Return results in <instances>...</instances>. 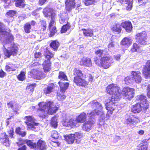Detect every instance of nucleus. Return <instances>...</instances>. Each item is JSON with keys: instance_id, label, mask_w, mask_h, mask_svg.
Returning a JSON list of instances; mask_svg holds the SVG:
<instances>
[{"instance_id": "nucleus-1", "label": "nucleus", "mask_w": 150, "mask_h": 150, "mask_svg": "<svg viewBox=\"0 0 150 150\" xmlns=\"http://www.w3.org/2000/svg\"><path fill=\"white\" fill-rule=\"evenodd\" d=\"M4 25L0 22V37L3 41L2 48L4 55L9 57L11 55H15L18 51L17 45L13 42V36L8 32L5 31Z\"/></svg>"}, {"instance_id": "nucleus-2", "label": "nucleus", "mask_w": 150, "mask_h": 150, "mask_svg": "<svg viewBox=\"0 0 150 150\" xmlns=\"http://www.w3.org/2000/svg\"><path fill=\"white\" fill-rule=\"evenodd\" d=\"M107 92L112 95L110 101L106 103L105 106L106 109L108 110V112L111 114L112 111L114 110L113 107L115 101H118L121 97V90L120 88L117 85L113 83L108 86L106 88Z\"/></svg>"}, {"instance_id": "nucleus-3", "label": "nucleus", "mask_w": 150, "mask_h": 150, "mask_svg": "<svg viewBox=\"0 0 150 150\" xmlns=\"http://www.w3.org/2000/svg\"><path fill=\"white\" fill-rule=\"evenodd\" d=\"M39 106L40 110L43 111L44 113L42 116H40L43 118L45 117V114L52 115L56 113L58 109V108L54 105L53 103L51 101L40 103L39 104Z\"/></svg>"}, {"instance_id": "nucleus-4", "label": "nucleus", "mask_w": 150, "mask_h": 150, "mask_svg": "<svg viewBox=\"0 0 150 150\" xmlns=\"http://www.w3.org/2000/svg\"><path fill=\"white\" fill-rule=\"evenodd\" d=\"M87 107L89 108L92 109L95 108V110L90 113H88L89 117H94L96 115L100 116H102L104 114L102 111L103 107L96 100H93L90 102L88 105Z\"/></svg>"}, {"instance_id": "nucleus-5", "label": "nucleus", "mask_w": 150, "mask_h": 150, "mask_svg": "<svg viewBox=\"0 0 150 150\" xmlns=\"http://www.w3.org/2000/svg\"><path fill=\"white\" fill-rule=\"evenodd\" d=\"M73 74L75 76L74 81L76 84L79 86H85L88 85V82L83 79V74L81 71L77 68H75L73 70Z\"/></svg>"}, {"instance_id": "nucleus-6", "label": "nucleus", "mask_w": 150, "mask_h": 150, "mask_svg": "<svg viewBox=\"0 0 150 150\" xmlns=\"http://www.w3.org/2000/svg\"><path fill=\"white\" fill-rule=\"evenodd\" d=\"M111 58L107 56L102 57L100 59H95V62L98 65L105 69L108 68L113 62L111 61Z\"/></svg>"}, {"instance_id": "nucleus-7", "label": "nucleus", "mask_w": 150, "mask_h": 150, "mask_svg": "<svg viewBox=\"0 0 150 150\" xmlns=\"http://www.w3.org/2000/svg\"><path fill=\"white\" fill-rule=\"evenodd\" d=\"M26 142L28 145L35 150H45L46 149L45 142L41 139H39L37 144L30 140L27 141Z\"/></svg>"}, {"instance_id": "nucleus-8", "label": "nucleus", "mask_w": 150, "mask_h": 150, "mask_svg": "<svg viewBox=\"0 0 150 150\" xmlns=\"http://www.w3.org/2000/svg\"><path fill=\"white\" fill-rule=\"evenodd\" d=\"M147 35L145 31H143L137 33L135 36L136 42L141 45H145L146 44Z\"/></svg>"}, {"instance_id": "nucleus-9", "label": "nucleus", "mask_w": 150, "mask_h": 150, "mask_svg": "<svg viewBox=\"0 0 150 150\" xmlns=\"http://www.w3.org/2000/svg\"><path fill=\"white\" fill-rule=\"evenodd\" d=\"M82 135L78 132H76L74 134H70L64 136L65 140L69 144L73 143L74 140H77L81 138Z\"/></svg>"}, {"instance_id": "nucleus-10", "label": "nucleus", "mask_w": 150, "mask_h": 150, "mask_svg": "<svg viewBox=\"0 0 150 150\" xmlns=\"http://www.w3.org/2000/svg\"><path fill=\"white\" fill-rule=\"evenodd\" d=\"M28 76L30 78H33L35 79L40 80L44 76V75L40 70H32L28 73Z\"/></svg>"}, {"instance_id": "nucleus-11", "label": "nucleus", "mask_w": 150, "mask_h": 150, "mask_svg": "<svg viewBox=\"0 0 150 150\" xmlns=\"http://www.w3.org/2000/svg\"><path fill=\"white\" fill-rule=\"evenodd\" d=\"M122 93L125 98L130 100L134 96V89L128 87H125L122 89Z\"/></svg>"}, {"instance_id": "nucleus-12", "label": "nucleus", "mask_w": 150, "mask_h": 150, "mask_svg": "<svg viewBox=\"0 0 150 150\" xmlns=\"http://www.w3.org/2000/svg\"><path fill=\"white\" fill-rule=\"evenodd\" d=\"M25 119L27 121V122H25V123L27 125L28 129V130L34 129L35 126H37L38 125V124L35 122V119L31 116H26L25 117Z\"/></svg>"}, {"instance_id": "nucleus-13", "label": "nucleus", "mask_w": 150, "mask_h": 150, "mask_svg": "<svg viewBox=\"0 0 150 150\" xmlns=\"http://www.w3.org/2000/svg\"><path fill=\"white\" fill-rule=\"evenodd\" d=\"M94 117H93L92 118L90 117L89 120L85 121L82 127V128L83 130L87 131H89L90 130L91 126L94 122V120H93V119H94Z\"/></svg>"}, {"instance_id": "nucleus-14", "label": "nucleus", "mask_w": 150, "mask_h": 150, "mask_svg": "<svg viewBox=\"0 0 150 150\" xmlns=\"http://www.w3.org/2000/svg\"><path fill=\"white\" fill-rule=\"evenodd\" d=\"M79 123H80V122H79L77 118L75 120L72 118L69 120H66L64 121L63 124L64 126L67 127L70 126L77 127L79 126Z\"/></svg>"}, {"instance_id": "nucleus-15", "label": "nucleus", "mask_w": 150, "mask_h": 150, "mask_svg": "<svg viewBox=\"0 0 150 150\" xmlns=\"http://www.w3.org/2000/svg\"><path fill=\"white\" fill-rule=\"evenodd\" d=\"M139 98V103L142 105H143V109L145 110L147 109L149 106V104L146 99V97L143 95H141L137 96Z\"/></svg>"}, {"instance_id": "nucleus-16", "label": "nucleus", "mask_w": 150, "mask_h": 150, "mask_svg": "<svg viewBox=\"0 0 150 150\" xmlns=\"http://www.w3.org/2000/svg\"><path fill=\"white\" fill-rule=\"evenodd\" d=\"M55 24L54 17H51V19L49 26L50 32V36L54 35L57 32Z\"/></svg>"}, {"instance_id": "nucleus-17", "label": "nucleus", "mask_w": 150, "mask_h": 150, "mask_svg": "<svg viewBox=\"0 0 150 150\" xmlns=\"http://www.w3.org/2000/svg\"><path fill=\"white\" fill-rule=\"evenodd\" d=\"M143 74L146 79L150 78V60L147 62L143 69Z\"/></svg>"}, {"instance_id": "nucleus-18", "label": "nucleus", "mask_w": 150, "mask_h": 150, "mask_svg": "<svg viewBox=\"0 0 150 150\" xmlns=\"http://www.w3.org/2000/svg\"><path fill=\"white\" fill-rule=\"evenodd\" d=\"M132 78L137 83H140L142 81V78L141 76V73L139 71L132 72Z\"/></svg>"}, {"instance_id": "nucleus-19", "label": "nucleus", "mask_w": 150, "mask_h": 150, "mask_svg": "<svg viewBox=\"0 0 150 150\" xmlns=\"http://www.w3.org/2000/svg\"><path fill=\"white\" fill-rule=\"evenodd\" d=\"M80 64L81 66L90 67L92 66L91 59L89 58L83 57L80 61Z\"/></svg>"}, {"instance_id": "nucleus-20", "label": "nucleus", "mask_w": 150, "mask_h": 150, "mask_svg": "<svg viewBox=\"0 0 150 150\" xmlns=\"http://www.w3.org/2000/svg\"><path fill=\"white\" fill-rule=\"evenodd\" d=\"M133 0H120V3L123 4L127 10L131 9Z\"/></svg>"}, {"instance_id": "nucleus-21", "label": "nucleus", "mask_w": 150, "mask_h": 150, "mask_svg": "<svg viewBox=\"0 0 150 150\" xmlns=\"http://www.w3.org/2000/svg\"><path fill=\"white\" fill-rule=\"evenodd\" d=\"M143 105H142L141 104L137 103L134 105L132 108V111L134 113L136 112H139L141 111H142V112H146V110H144L143 108Z\"/></svg>"}, {"instance_id": "nucleus-22", "label": "nucleus", "mask_w": 150, "mask_h": 150, "mask_svg": "<svg viewBox=\"0 0 150 150\" xmlns=\"http://www.w3.org/2000/svg\"><path fill=\"white\" fill-rule=\"evenodd\" d=\"M0 141L4 145L6 146H8L10 144L9 138L7 135L5 133L2 134L0 139Z\"/></svg>"}, {"instance_id": "nucleus-23", "label": "nucleus", "mask_w": 150, "mask_h": 150, "mask_svg": "<svg viewBox=\"0 0 150 150\" xmlns=\"http://www.w3.org/2000/svg\"><path fill=\"white\" fill-rule=\"evenodd\" d=\"M55 85L53 83L49 84L45 86L43 89L44 93L46 94H49L53 92L55 88Z\"/></svg>"}, {"instance_id": "nucleus-24", "label": "nucleus", "mask_w": 150, "mask_h": 150, "mask_svg": "<svg viewBox=\"0 0 150 150\" xmlns=\"http://www.w3.org/2000/svg\"><path fill=\"white\" fill-rule=\"evenodd\" d=\"M121 26L124 28L127 32H131L132 30V25L130 22L125 21L121 23Z\"/></svg>"}, {"instance_id": "nucleus-25", "label": "nucleus", "mask_w": 150, "mask_h": 150, "mask_svg": "<svg viewBox=\"0 0 150 150\" xmlns=\"http://www.w3.org/2000/svg\"><path fill=\"white\" fill-rule=\"evenodd\" d=\"M66 8L67 11H70L72 8H74L75 2L74 0H67L65 2Z\"/></svg>"}, {"instance_id": "nucleus-26", "label": "nucleus", "mask_w": 150, "mask_h": 150, "mask_svg": "<svg viewBox=\"0 0 150 150\" xmlns=\"http://www.w3.org/2000/svg\"><path fill=\"white\" fill-rule=\"evenodd\" d=\"M43 13L45 17H54L55 15L53 11L48 7L44 9Z\"/></svg>"}, {"instance_id": "nucleus-27", "label": "nucleus", "mask_w": 150, "mask_h": 150, "mask_svg": "<svg viewBox=\"0 0 150 150\" xmlns=\"http://www.w3.org/2000/svg\"><path fill=\"white\" fill-rule=\"evenodd\" d=\"M58 83L60 87V91L64 93L69 86V83L67 82L64 83L63 82V81H60Z\"/></svg>"}, {"instance_id": "nucleus-28", "label": "nucleus", "mask_w": 150, "mask_h": 150, "mask_svg": "<svg viewBox=\"0 0 150 150\" xmlns=\"http://www.w3.org/2000/svg\"><path fill=\"white\" fill-rule=\"evenodd\" d=\"M42 65L43 69L45 72H47L51 69V62L50 60H46L43 62Z\"/></svg>"}, {"instance_id": "nucleus-29", "label": "nucleus", "mask_w": 150, "mask_h": 150, "mask_svg": "<svg viewBox=\"0 0 150 150\" xmlns=\"http://www.w3.org/2000/svg\"><path fill=\"white\" fill-rule=\"evenodd\" d=\"M44 55L47 60H50V59L53 57L54 54L50 52L48 48H47L44 50Z\"/></svg>"}, {"instance_id": "nucleus-30", "label": "nucleus", "mask_w": 150, "mask_h": 150, "mask_svg": "<svg viewBox=\"0 0 150 150\" xmlns=\"http://www.w3.org/2000/svg\"><path fill=\"white\" fill-rule=\"evenodd\" d=\"M121 43L122 45L128 47L131 44L132 40L129 37H125L122 40Z\"/></svg>"}, {"instance_id": "nucleus-31", "label": "nucleus", "mask_w": 150, "mask_h": 150, "mask_svg": "<svg viewBox=\"0 0 150 150\" xmlns=\"http://www.w3.org/2000/svg\"><path fill=\"white\" fill-rule=\"evenodd\" d=\"M83 35L85 36L92 37L93 35V31L90 28L87 29H82Z\"/></svg>"}, {"instance_id": "nucleus-32", "label": "nucleus", "mask_w": 150, "mask_h": 150, "mask_svg": "<svg viewBox=\"0 0 150 150\" xmlns=\"http://www.w3.org/2000/svg\"><path fill=\"white\" fill-rule=\"evenodd\" d=\"M68 20V14L65 13H63L60 15L59 22L60 23L63 24V23H66Z\"/></svg>"}, {"instance_id": "nucleus-33", "label": "nucleus", "mask_w": 150, "mask_h": 150, "mask_svg": "<svg viewBox=\"0 0 150 150\" xmlns=\"http://www.w3.org/2000/svg\"><path fill=\"white\" fill-rule=\"evenodd\" d=\"M86 118V114L83 112L80 114L77 118L79 122L81 123H83L85 121Z\"/></svg>"}, {"instance_id": "nucleus-34", "label": "nucleus", "mask_w": 150, "mask_h": 150, "mask_svg": "<svg viewBox=\"0 0 150 150\" xmlns=\"http://www.w3.org/2000/svg\"><path fill=\"white\" fill-rule=\"evenodd\" d=\"M112 30L114 32H117L120 33L121 30V28L119 24L116 23L113 25V27L112 28Z\"/></svg>"}, {"instance_id": "nucleus-35", "label": "nucleus", "mask_w": 150, "mask_h": 150, "mask_svg": "<svg viewBox=\"0 0 150 150\" xmlns=\"http://www.w3.org/2000/svg\"><path fill=\"white\" fill-rule=\"evenodd\" d=\"M17 68L15 65L11 64H10L9 65H6L5 67L6 70L8 72L15 71Z\"/></svg>"}, {"instance_id": "nucleus-36", "label": "nucleus", "mask_w": 150, "mask_h": 150, "mask_svg": "<svg viewBox=\"0 0 150 150\" xmlns=\"http://www.w3.org/2000/svg\"><path fill=\"white\" fill-rule=\"evenodd\" d=\"M50 45L54 51H56L59 47V43L57 41L54 40L52 41Z\"/></svg>"}, {"instance_id": "nucleus-37", "label": "nucleus", "mask_w": 150, "mask_h": 150, "mask_svg": "<svg viewBox=\"0 0 150 150\" xmlns=\"http://www.w3.org/2000/svg\"><path fill=\"white\" fill-rule=\"evenodd\" d=\"M25 71L23 70H22L20 74L18 75L17 77L18 79L20 81H23L24 80L25 78Z\"/></svg>"}, {"instance_id": "nucleus-38", "label": "nucleus", "mask_w": 150, "mask_h": 150, "mask_svg": "<svg viewBox=\"0 0 150 150\" xmlns=\"http://www.w3.org/2000/svg\"><path fill=\"white\" fill-rule=\"evenodd\" d=\"M140 48V46L137 43H134L133 44L132 48L131 50V51L132 52H139V50Z\"/></svg>"}, {"instance_id": "nucleus-39", "label": "nucleus", "mask_w": 150, "mask_h": 150, "mask_svg": "<svg viewBox=\"0 0 150 150\" xmlns=\"http://www.w3.org/2000/svg\"><path fill=\"white\" fill-rule=\"evenodd\" d=\"M95 52L96 54L102 57H103L105 53V52L104 50L98 49H95Z\"/></svg>"}, {"instance_id": "nucleus-40", "label": "nucleus", "mask_w": 150, "mask_h": 150, "mask_svg": "<svg viewBox=\"0 0 150 150\" xmlns=\"http://www.w3.org/2000/svg\"><path fill=\"white\" fill-rule=\"evenodd\" d=\"M133 115H126L125 122L127 124H132Z\"/></svg>"}, {"instance_id": "nucleus-41", "label": "nucleus", "mask_w": 150, "mask_h": 150, "mask_svg": "<svg viewBox=\"0 0 150 150\" xmlns=\"http://www.w3.org/2000/svg\"><path fill=\"white\" fill-rule=\"evenodd\" d=\"M16 2V6L18 7H21L23 6L24 0H14Z\"/></svg>"}, {"instance_id": "nucleus-42", "label": "nucleus", "mask_w": 150, "mask_h": 150, "mask_svg": "<svg viewBox=\"0 0 150 150\" xmlns=\"http://www.w3.org/2000/svg\"><path fill=\"white\" fill-rule=\"evenodd\" d=\"M31 28L30 24L28 23H26L24 26V30L25 32L26 33H30Z\"/></svg>"}, {"instance_id": "nucleus-43", "label": "nucleus", "mask_w": 150, "mask_h": 150, "mask_svg": "<svg viewBox=\"0 0 150 150\" xmlns=\"http://www.w3.org/2000/svg\"><path fill=\"white\" fill-rule=\"evenodd\" d=\"M57 122L56 117H52L51 120V126L54 128H56L57 125Z\"/></svg>"}, {"instance_id": "nucleus-44", "label": "nucleus", "mask_w": 150, "mask_h": 150, "mask_svg": "<svg viewBox=\"0 0 150 150\" xmlns=\"http://www.w3.org/2000/svg\"><path fill=\"white\" fill-rule=\"evenodd\" d=\"M59 79L63 80H67V77L65 73L62 71L59 72Z\"/></svg>"}, {"instance_id": "nucleus-45", "label": "nucleus", "mask_w": 150, "mask_h": 150, "mask_svg": "<svg viewBox=\"0 0 150 150\" xmlns=\"http://www.w3.org/2000/svg\"><path fill=\"white\" fill-rule=\"evenodd\" d=\"M99 0H85L84 3L87 6L94 4Z\"/></svg>"}, {"instance_id": "nucleus-46", "label": "nucleus", "mask_w": 150, "mask_h": 150, "mask_svg": "<svg viewBox=\"0 0 150 150\" xmlns=\"http://www.w3.org/2000/svg\"><path fill=\"white\" fill-rule=\"evenodd\" d=\"M41 26L42 28L40 30V33L42 34V32L45 31L46 28V23L45 21H41Z\"/></svg>"}, {"instance_id": "nucleus-47", "label": "nucleus", "mask_w": 150, "mask_h": 150, "mask_svg": "<svg viewBox=\"0 0 150 150\" xmlns=\"http://www.w3.org/2000/svg\"><path fill=\"white\" fill-rule=\"evenodd\" d=\"M70 28V25L68 24L67 23L66 25H64L62 27L61 30V33H65Z\"/></svg>"}, {"instance_id": "nucleus-48", "label": "nucleus", "mask_w": 150, "mask_h": 150, "mask_svg": "<svg viewBox=\"0 0 150 150\" xmlns=\"http://www.w3.org/2000/svg\"><path fill=\"white\" fill-rule=\"evenodd\" d=\"M139 118L135 115H133L132 124H136L140 122Z\"/></svg>"}, {"instance_id": "nucleus-49", "label": "nucleus", "mask_w": 150, "mask_h": 150, "mask_svg": "<svg viewBox=\"0 0 150 150\" xmlns=\"http://www.w3.org/2000/svg\"><path fill=\"white\" fill-rule=\"evenodd\" d=\"M36 84L35 83L30 84L27 87V89L28 91L32 92L34 90V88L36 86Z\"/></svg>"}, {"instance_id": "nucleus-50", "label": "nucleus", "mask_w": 150, "mask_h": 150, "mask_svg": "<svg viewBox=\"0 0 150 150\" xmlns=\"http://www.w3.org/2000/svg\"><path fill=\"white\" fill-rule=\"evenodd\" d=\"M147 144L139 145L137 147V150H147Z\"/></svg>"}, {"instance_id": "nucleus-51", "label": "nucleus", "mask_w": 150, "mask_h": 150, "mask_svg": "<svg viewBox=\"0 0 150 150\" xmlns=\"http://www.w3.org/2000/svg\"><path fill=\"white\" fill-rule=\"evenodd\" d=\"M15 14V11L13 10H10L6 13L7 17H12Z\"/></svg>"}, {"instance_id": "nucleus-52", "label": "nucleus", "mask_w": 150, "mask_h": 150, "mask_svg": "<svg viewBox=\"0 0 150 150\" xmlns=\"http://www.w3.org/2000/svg\"><path fill=\"white\" fill-rule=\"evenodd\" d=\"M62 93V94L60 93H57V98L59 100H62L65 98L66 96L63 94V93Z\"/></svg>"}, {"instance_id": "nucleus-53", "label": "nucleus", "mask_w": 150, "mask_h": 150, "mask_svg": "<svg viewBox=\"0 0 150 150\" xmlns=\"http://www.w3.org/2000/svg\"><path fill=\"white\" fill-rule=\"evenodd\" d=\"M132 76H128L125 78V81L126 84H128L131 82V80H132Z\"/></svg>"}, {"instance_id": "nucleus-54", "label": "nucleus", "mask_w": 150, "mask_h": 150, "mask_svg": "<svg viewBox=\"0 0 150 150\" xmlns=\"http://www.w3.org/2000/svg\"><path fill=\"white\" fill-rule=\"evenodd\" d=\"M28 140H24L20 138L19 139V142L16 143L17 145L18 146H19L20 145H21L24 144Z\"/></svg>"}, {"instance_id": "nucleus-55", "label": "nucleus", "mask_w": 150, "mask_h": 150, "mask_svg": "<svg viewBox=\"0 0 150 150\" xmlns=\"http://www.w3.org/2000/svg\"><path fill=\"white\" fill-rule=\"evenodd\" d=\"M52 137L54 139H57L59 137V135L57 132L55 131H54L52 132Z\"/></svg>"}, {"instance_id": "nucleus-56", "label": "nucleus", "mask_w": 150, "mask_h": 150, "mask_svg": "<svg viewBox=\"0 0 150 150\" xmlns=\"http://www.w3.org/2000/svg\"><path fill=\"white\" fill-rule=\"evenodd\" d=\"M140 5H144L148 2V0H137Z\"/></svg>"}, {"instance_id": "nucleus-57", "label": "nucleus", "mask_w": 150, "mask_h": 150, "mask_svg": "<svg viewBox=\"0 0 150 150\" xmlns=\"http://www.w3.org/2000/svg\"><path fill=\"white\" fill-rule=\"evenodd\" d=\"M35 57L36 59H40L42 57V55L40 52H36L34 54Z\"/></svg>"}, {"instance_id": "nucleus-58", "label": "nucleus", "mask_w": 150, "mask_h": 150, "mask_svg": "<svg viewBox=\"0 0 150 150\" xmlns=\"http://www.w3.org/2000/svg\"><path fill=\"white\" fill-rule=\"evenodd\" d=\"M6 75V73L2 70L0 71V77H3Z\"/></svg>"}, {"instance_id": "nucleus-59", "label": "nucleus", "mask_w": 150, "mask_h": 150, "mask_svg": "<svg viewBox=\"0 0 150 150\" xmlns=\"http://www.w3.org/2000/svg\"><path fill=\"white\" fill-rule=\"evenodd\" d=\"M2 1H4L5 4L6 6H8L10 4L11 2V0H1Z\"/></svg>"}, {"instance_id": "nucleus-60", "label": "nucleus", "mask_w": 150, "mask_h": 150, "mask_svg": "<svg viewBox=\"0 0 150 150\" xmlns=\"http://www.w3.org/2000/svg\"><path fill=\"white\" fill-rule=\"evenodd\" d=\"M7 104L8 108H13V103L12 101H11L8 103Z\"/></svg>"}, {"instance_id": "nucleus-61", "label": "nucleus", "mask_w": 150, "mask_h": 150, "mask_svg": "<svg viewBox=\"0 0 150 150\" xmlns=\"http://www.w3.org/2000/svg\"><path fill=\"white\" fill-rule=\"evenodd\" d=\"M26 134V132H25L21 131V132H20L19 134L21 135L22 137H24L25 135Z\"/></svg>"}, {"instance_id": "nucleus-62", "label": "nucleus", "mask_w": 150, "mask_h": 150, "mask_svg": "<svg viewBox=\"0 0 150 150\" xmlns=\"http://www.w3.org/2000/svg\"><path fill=\"white\" fill-rule=\"evenodd\" d=\"M26 147L25 145H24L22 147L19 148L18 150H26Z\"/></svg>"}, {"instance_id": "nucleus-63", "label": "nucleus", "mask_w": 150, "mask_h": 150, "mask_svg": "<svg viewBox=\"0 0 150 150\" xmlns=\"http://www.w3.org/2000/svg\"><path fill=\"white\" fill-rule=\"evenodd\" d=\"M120 54H118L115 56V58L116 60H118L120 58Z\"/></svg>"}, {"instance_id": "nucleus-64", "label": "nucleus", "mask_w": 150, "mask_h": 150, "mask_svg": "<svg viewBox=\"0 0 150 150\" xmlns=\"http://www.w3.org/2000/svg\"><path fill=\"white\" fill-rule=\"evenodd\" d=\"M88 77H89V81L92 82L93 80V77L90 74H89Z\"/></svg>"}]
</instances>
